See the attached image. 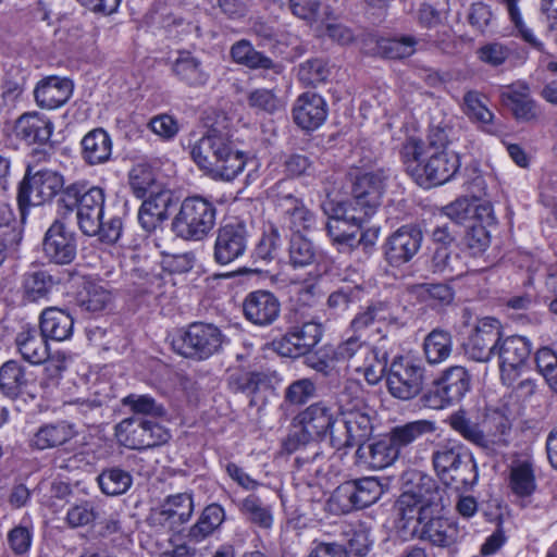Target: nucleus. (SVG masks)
<instances>
[{"label": "nucleus", "mask_w": 557, "mask_h": 557, "mask_svg": "<svg viewBox=\"0 0 557 557\" xmlns=\"http://www.w3.org/2000/svg\"><path fill=\"white\" fill-rule=\"evenodd\" d=\"M327 104L325 100L315 92L301 94L294 103V122L305 131L319 128L326 120Z\"/></svg>", "instance_id": "27"}, {"label": "nucleus", "mask_w": 557, "mask_h": 557, "mask_svg": "<svg viewBox=\"0 0 557 557\" xmlns=\"http://www.w3.org/2000/svg\"><path fill=\"white\" fill-rule=\"evenodd\" d=\"M101 492L108 496L125 494L133 484L132 474L119 467L103 469L97 476Z\"/></svg>", "instance_id": "50"}, {"label": "nucleus", "mask_w": 557, "mask_h": 557, "mask_svg": "<svg viewBox=\"0 0 557 557\" xmlns=\"http://www.w3.org/2000/svg\"><path fill=\"white\" fill-rule=\"evenodd\" d=\"M115 432L126 447L138 450L160 446L171 437L169 431L158 422L140 418L122 420Z\"/></svg>", "instance_id": "15"}, {"label": "nucleus", "mask_w": 557, "mask_h": 557, "mask_svg": "<svg viewBox=\"0 0 557 557\" xmlns=\"http://www.w3.org/2000/svg\"><path fill=\"white\" fill-rule=\"evenodd\" d=\"M53 124L46 116L37 112L22 114L14 124L16 138L28 145H46L52 135Z\"/></svg>", "instance_id": "29"}, {"label": "nucleus", "mask_w": 557, "mask_h": 557, "mask_svg": "<svg viewBox=\"0 0 557 557\" xmlns=\"http://www.w3.org/2000/svg\"><path fill=\"white\" fill-rule=\"evenodd\" d=\"M72 92L71 79L51 76L37 85L34 95L39 107L51 110L66 103Z\"/></svg>", "instance_id": "31"}, {"label": "nucleus", "mask_w": 557, "mask_h": 557, "mask_svg": "<svg viewBox=\"0 0 557 557\" xmlns=\"http://www.w3.org/2000/svg\"><path fill=\"white\" fill-rule=\"evenodd\" d=\"M171 73L183 85L189 88H201L210 79V73L202 60L188 50H178L171 63Z\"/></svg>", "instance_id": "26"}, {"label": "nucleus", "mask_w": 557, "mask_h": 557, "mask_svg": "<svg viewBox=\"0 0 557 557\" xmlns=\"http://www.w3.org/2000/svg\"><path fill=\"white\" fill-rule=\"evenodd\" d=\"M423 351L430 364H438L447 360L453 351L450 332L443 329L432 330L424 338Z\"/></svg>", "instance_id": "42"}, {"label": "nucleus", "mask_w": 557, "mask_h": 557, "mask_svg": "<svg viewBox=\"0 0 557 557\" xmlns=\"http://www.w3.org/2000/svg\"><path fill=\"white\" fill-rule=\"evenodd\" d=\"M336 422L337 411L331 404L323 400L311 404L294 418L293 428L283 441L284 450L292 454L327 435L332 445Z\"/></svg>", "instance_id": "4"}, {"label": "nucleus", "mask_w": 557, "mask_h": 557, "mask_svg": "<svg viewBox=\"0 0 557 557\" xmlns=\"http://www.w3.org/2000/svg\"><path fill=\"white\" fill-rule=\"evenodd\" d=\"M232 60L239 65L250 70H269L274 74H281L283 66L274 62L263 52L255 49L248 39H240L234 42L230 49Z\"/></svg>", "instance_id": "32"}, {"label": "nucleus", "mask_w": 557, "mask_h": 557, "mask_svg": "<svg viewBox=\"0 0 557 557\" xmlns=\"http://www.w3.org/2000/svg\"><path fill=\"white\" fill-rule=\"evenodd\" d=\"M432 465L440 481L457 492L471 490L479 473L472 455L459 444L438 445L432 454Z\"/></svg>", "instance_id": "6"}, {"label": "nucleus", "mask_w": 557, "mask_h": 557, "mask_svg": "<svg viewBox=\"0 0 557 557\" xmlns=\"http://www.w3.org/2000/svg\"><path fill=\"white\" fill-rule=\"evenodd\" d=\"M360 337L354 333L336 347H331V359L336 363L347 361L351 368L359 369L363 359L373 358V350L376 348L361 341Z\"/></svg>", "instance_id": "38"}, {"label": "nucleus", "mask_w": 557, "mask_h": 557, "mask_svg": "<svg viewBox=\"0 0 557 557\" xmlns=\"http://www.w3.org/2000/svg\"><path fill=\"white\" fill-rule=\"evenodd\" d=\"M500 337V322L491 317L482 318L463 344L465 352L474 361L487 362L495 356Z\"/></svg>", "instance_id": "19"}, {"label": "nucleus", "mask_w": 557, "mask_h": 557, "mask_svg": "<svg viewBox=\"0 0 557 557\" xmlns=\"http://www.w3.org/2000/svg\"><path fill=\"white\" fill-rule=\"evenodd\" d=\"M373 358H367L361 361V367L355 369L356 372H361L364 380L370 385L377 384L385 374L387 364V354L381 351L379 348L373 350Z\"/></svg>", "instance_id": "59"}, {"label": "nucleus", "mask_w": 557, "mask_h": 557, "mask_svg": "<svg viewBox=\"0 0 557 557\" xmlns=\"http://www.w3.org/2000/svg\"><path fill=\"white\" fill-rule=\"evenodd\" d=\"M429 268L435 274L447 276H459L466 272L460 255L453 247L431 248Z\"/></svg>", "instance_id": "41"}, {"label": "nucleus", "mask_w": 557, "mask_h": 557, "mask_svg": "<svg viewBox=\"0 0 557 557\" xmlns=\"http://www.w3.org/2000/svg\"><path fill=\"white\" fill-rule=\"evenodd\" d=\"M475 212V202L467 197L459 198L443 208V213L456 224L471 220Z\"/></svg>", "instance_id": "64"}, {"label": "nucleus", "mask_w": 557, "mask_h": 557, "mask_svg": "<svg viewBox=\"0 0 557 557\" xmlns=\"http://www.w3.org/2000/svg\"><path fill=\"white\" fill-rule=\"evenodd\" d=\"M51 274L44 270L26 272L22 282V298L27 302L47 300L53 286Z\"/></svg>", "instance_id": "40"}, {"label": "nucleus", "mask_w": 557, "mask_h": 557, "mask_svg": "<svg viewBox=\"0 0 557 557\" xmlns=\"http://www.w3.org/2000/svg\"><path fill=\"white\" fill-rule=\"evenodd\" d=\"M225 519V511L219 504L208 505L201 512L198 521L190 528L188 536L200 542L216 531Z\"/></svg>", "instance_id": "48"}, {"label": "nucleus", "mask_w": 557, "mask_h": 557, "mask_svg": "<svg viewBox=\"0 0 557 557\" xmlns=\"http://www.w3.org/2000/svg\"><path fill=\"white\" fill-rule=\"evenodd\" d=\"M194 511L193 497L188 493L168 496L160 508V515L172 523L187 522Z\"/></svg>", "instance_id": "53"}, {"label": "nucleus", "mask_w": 557, "mask_h": 557, "mask_svg": "<svg viewBox=\"0 0 557 557\" xmlns=\"http://www.w3.org/2000/svg\"><path fill=\"white\" fill-rule=\"evenodd\" d=\"M243 313L250 323L258 326H268L280 317L281 302L277 296L270 290H253L244 298Z\"/></svg>", "instance_id": "23"}, {"label": "nucleus", "mask_w": 557, "mask_h": 557, "mask_svg": "<svg viewBox=\"0 0 557 557\" xmlns=\"http://www.w3.org/2000/svg\"><path fill=\"white\" fill-rule=\"evenodd\" d=\"M323 210L329 215L325 225L327 235L333 244L337 245L338 250L346 252L356 248L357 235L366 216L348 214L342 205L334 206L332 202L323 205Z\"/></svg>", "instance_id": "16"}, {"label": "nucleus", "mask_w": 557, "mask_h": 557, "mask_svg": "<svg viewBox=\"0 0 557 557\" xmlns=\"http://www.w3.org/2000/svg\"><path fill=\"white\" fill-rule=\"evenodd\" d=\"M502 99L518 121L530 122L539 117L537 104L530 97L527 84L508 87V90L502 94Z\"/></svg>", "instance_id": "36"}, {"label": "nucleus", "mask_w": 557, "mask_h": 557, "mask_svg": "<svg viewBox=\"0 0 557 557\" xmlns=\"http://www.w3.org/2000/svg\"><path fill=\"white\" fill-rule=\"evenodd\" d=\"M249 233L244 222L233 221L219 227L216 232L213 258L221 265L239 259L247 250Z\"/></svg>", "instance_id": "20"}, {"label": "nucleus", "mask_w": 557, "mask_h": 557, "mask_svg": "<svg viewBox=\"0 0 557 557\" xmlns=\"http://www.w3.org/2000/svg\"><path fill=\"white\" fill-rule=\"evenodd\" d=\"M337 417L341 416L342 426L332 433V447L336 450L355 447L367 442L373 432L372 409L363 397L357 383H348L338 397Z\"/></svg>", "instance_id": "3"}, {"label": "nucleus", "mask_w": 557, "mask_h": 557, "mask_svg": "<svg viewBox=\"0 0 557 557\" xmlns=\"http://www.w3.org/2000/svg\"><path fill=\"white\" fill-rule=\"evenodd\" d=\"M375 323H383L396 327H399L401 324L389 301L375 300L371 301L354 317L349 327L355 334L361 336Z\"/></svg>", "instance_id": "28"}, {"label": "nucleus", "mask_w": 557, "mask_h": 557, "mask_svg": "<svg viewBox=\"0 0 557 557\" xmlns=\"http://www.w3.org/2000/svg\"><path fill=\"white\" fill-rule=\"evenodd\" d=\"M224 339L223 333L214 324L194 322L177 331L171 345L175 352L185 358L206 360L221 350Z\"/></svg>", "instance_id": "8"}, {"label": "nucleus", "mask_w": 557, "mask_h": 557, "mask_svg": "<svg viewBox=\"0 0 557 557\" xmlns=\"http://www.w3.org/2000/svg\"><path fill=\"white\" fill-rule=\"evenodd\" d=\"M414 485L408 490L410 493H414L422 504L428 505L434 511L438 507H444L443 497L446 492L432 476L418 472L414 474Z\"/></svg>", "instance_id": "52"}, {"label": "nucleus", "mask_w": 557, "mask_h": 557, "mask_svg": "<svg viewBox=\"0 0 557 557\" xmlns=\"http://www.w3.org/2000/svg\"><path fill=\"white\" fill-rule=\"evenodd\" d=\"M112 302V295L101 284L86 282L78 293L76 304L86 312L98 313L106 310Z\"/></svg>", "instance_id": "46"}, {"label": "nucleus", "mask_w": 557, "mask_h": 557, "mask_svg": "<svg viewBox=\"0 0 557 557\" xmlns=\"http://www.w3.org/2000/svg\"><path fill=\"white\" fill-rule=\"evenodd\" d=\"M385 180L386 176L382 171L357 175L351 187L355 210L360 209L364 216H370L381 205Z\"/></svg>", "instance_id": "22"}, {"label": "nucleus", "mask_w": 557, "mask_h": 557, "mask_svg": "<svg viewBox=\"0 0 557 557\" xmlns=\"http://www.w3.org/2000/svg\"><path fill=\"white\" fill-rule=\"evenodd\" d=\"M28 384L25 368L16 360L5 361L0 367V389L11 398L23 393Z\"/></svg>", "instance_id": "47"}, {"label": "nucleus", "mask_w": 557, "mask_h": 557, "mask_svg": "<svg viewBox=\"0 0 557 557\" xmlns=\"http://www.w3.org/2000/svg\"><path fill=\"white\" fill-rule=\"evenodd\" d=\"M411 534L426 542L432 548L444 552L448 557L458 554L465 539V531L453 519L432 513L421 527L411 529Z\"/></svg>", "instance_id": "13"}, {"label": "nucleus", "mask_w": 557, "mask_h": 557, "mask_svg": "<svg viewBox=\"0 0 557 557\" xmlns=\"http://www.w3.org/2000/svg\"><path fill=\"white\" fill-rule=\"evenodd\" d=\"M124 406H128L135 413L150 414L153 417H162L165 410L162 405L158 404L154 398L149 395L129 394L122 400Z\"/></svg>", "instance_id": "62"}, {"label": "nucleus", "mask_w": 557, "mask_h": 557, "mask_svg": "<svg viewBox=\"0 0 557 557\" xmlns=\"http://www.w3.org/2000/svg\"><path fill=\"white\" fill-rule=\"evenodd\" d=\"M146 197L138 210V222L146 232H152L169 218V209L175 203V198L163 186Z\"/></svg>", "instance_id": "24"}, {"label": "nucleus", "mask_w": 557, "mask_h": 557, "mask_svg": "<svg viewBox=\"0 0 557 557\" xmlns=\"http://www.w3.org/2000/svg\"><path fill=\"white\" fill-rule=\"evenodd\" d=\"M128 182L133 194L139 199L162 187L152 166L147 163L135 164L128 173Z\"/></svg>", "instance_id": "54"}, {"label": "nucleus", "mask_w": 557, "mask_h": 557, "mask_svg": "<svg viewBox=\"0 0 557 557\" xmlns=\"http://www.w3.org/2000/svg\"><path fill=\"white\" fill-rule=\"evenodd\" d=\"M45 257L55 264H70L76 257V234L60 220H55L47 230L42 240Z\"/></svg>", "instance_id": "21"}, {"label": "nucleus", "mask_w": 557, "mask_h": 557, "mask_svg": "<svg viewBox=\"0 0 557 557\" xmlns=\"http://www.w3.org/2000/svg\"><path fill=\"white\" fill-rule=\"evenodd\" d=\"M195 163L214 178L234 180L243 172L246 157L236 148L226 125H212L190 150Z\"/></svg>", "instance_id": "1"}, {"label": "nucleus", "mask_w": 557, "mask_h": 557, "mask_svg": "<svg viewBox=\"0 0 557 557\" xmlns=\"http://www.w3.org/2000/svg\"><path fill=\"white\" fill-rule=\"evenodd\" d=\"M383 494V486L376 478L366 476L338 485L330 498L333 510L348 513L376 503Z\"/></svg>", "instance_id": "12"}, {"label": "nucleus", "mask_w": 557, "mask_h": 557, "mask_svg": "<svg viewBox=\"0 0 557 557\" xmlns=\"http://www.w3.org/2000/svg\"><path fill=\"white\" fill-rule=\"evenodd\" d=\"M422 242L423 233L419 226L413 224L400 226L383 244L385 262L393 268H400L410 262L420 250Z\"/></svg>", "instance_id": "17"}, {"label": "nucleus", "mask_w": 557, "mask_h": 557, "mask_svg": "<svg viewBox=\"0 0 557 557\" xmlns=\"http://www.w3.org/2000/svg\"><path fill=\"white\" fill-rule=\"evenodd\" d=\"M242 512L246 518L262 529H270L273 523V516L269 506L256 495L247 496L240 505Z\"/></svg>", "instance_id": "57"}, {"label": "nucleus", "mask_w": 557, "mask_h": 557, "mask_svg": "<svg viewBox=\"0 0 557 557\" xmlns=\"http://www.w3.org/2000/svg\"><path fill=\"white\" fill-rule=\"evenodd\" d=\"M388 393L403 401L422 396L425 384V367L409 357L395 358L386 375Z\"/></svg>", "instance_id": "11"}, {"label": "nucleus", "mask_w": 557, "mask_h": 557, "mask_svg": "<svg viewBox=\"0 0 557 557\" xmlns=\"http://www.w3.org/2000/svg\"><path fill=\"white\" fill-rule=\"evenodd\" d=\"M509 488L518 497L531 496L536 490L533 463L521 460L513 463L509 473Z\"/></svg>", "instance_id": "43"}, {"label": "nucleus", "mask_w": 557, "mask_h": 557, "mask_svg": "<svg viewBox=\"0 0 557 557\" xmlns=\"http://www.w3.org/2000/svg\"><path fill=\"white\" fill-rule=\"evenodd\" d=\"M249 107L268 113H274L282 107L281 100L276 95L265 88L255 89L249 92L247 98Z\"/></svg>", "instance_id": "63"}, {"label": "nucleus", "mask_w": 557, "mask_h": 557, "mask_svg": "<svg viewBox=\"0 0 557 557\" xmlns=\"http://www.w3.org/2000/svg\"><path fill=\"white\" fill-rule=\"evenodd\" d=\"M74 436V431L64 421L45 424L35 433L32 445L44 450L63 445Z\"/></svg>", "instance_id": "44"}, {"label": "nucleus", "mask_w": 557, "mask_h": 557, "mask_svg": "<svg viewBox=\"0 0 557 557\" xmlns=\"http://www.w3.org/2000/svg\"><path fill=\"white\" fill-rule=\"evenodd\" d=\"M400 158L406 173L422 188L429 189L450 181L460 168V157L453 150H423V140L410 137L401 146Z\"/></svg>", "instance_id": "2"}, {"label": "nucleus", "mask_w": 557, "mask_h": 557, "mask_svg": "<svg viewBox=\"0 0 557 557\" xmlns=\"http://www.w3.org/2000/svg\"><path fill=\"white\" fill-rule=\"evenodd\" d=\"M472 376L461 366L445 369L420 398L423 407L442 409L460 401L471 389Z\"/></svg>", "instance_id": "9"}, {"label": "nucleus", "mask_w": 557, "mask_h": 557, "mask_svg": "<svg viewBox=\"0 0 557 557\" xmlns=\"http://www.w3.org/2000/svg\"><path fill=\"white\" fill-rule=\"evenodd\" d=\"M81 156L88 165L108 162L112 154V140L103 128L88 132L81 140Z\"/></svg>", "instance_id": "34"}, {"label": "nucleus", "mask_w": 557, "mask_h": 557, "mask_svg": "<svg viewBox=\"0 0 557 557\" xmlns=\"http://www.w3.org/2000/svg\"><path fill=\"white\" fill-rule=\"evenodd\" d=\"M396 510L398 515V527L403 530L418 529L422 523L435 511L428 505L422 504L414 493L405 491L400 494L396 502Z\"/></svg>", "instance_id": "33"}, {"label": "nucleus", "mask_w": 557, "mask_h": 557, "mask_svg": "<svg viewBox=\"0 0 557 557\" xmlns=\"http://www.w3.org/2000/svg\"><path fill=\"white\" fill-rule=\"evenodd\" d=\"M413 288L420 300L431 306L448 305L454 299V292L447 284H420Z\"/></svg>", "instance_id": "58"}, {"label": "nucleus", "mask_w": 557, "mask_h": 557, "mask_svg": "<svg viewBox=\"0 0 557 557\" xmlns=\"http://www.w3.org/2000/svg\"><path fill=\"white\" fill-rule=\"evenodd\" d=\"M106 194L99 186L87 187L85 183H73L66 186L58 205L65 216L76 210L77 225L83 234L96 236L103 219Z\"/></svg>", "instance_id": "5"}, {"label": "nucleus", "mask_w": 557, "mask_h": 557, "mask_svg": "<svg viewBox=\"0 0 557 557\" xmlns=\"http://www.w3.org/2000/svg\"><path fill=\"white\" fill-rule=\"evenodd\" d=\"M484 96L475 90H469L463 96L465 113L472 120L484 125L492 123L494 114L483 101Z\"/></svg>", "instance_id": "60"}, {"label": "nucleus", "mask_w": 557, "mask_h": 557, "mask_svg": "<svg viewBox=\"0 0 557 557\" xmlns=\"http://www.w3.org/2000/svg\"><path fill=\"white\" fill-rule=\"evenodd\" d=\"M73 325L70 313L58 308H47L40 315L39 327L47 338L65 341L71 337Z\"/></svg>", "instance_id": "39"}, {"label": "nucleus", "mask_w": 557, "mask_h": 557, "mask_svg": "<svg viewBox=\"0 0 557 557\" xmlns=\"http://www.w3.org/2000/svg\"><path fill=\"white\" fill-rule=\"evenodd\" d=\"M519 2L520 0H502V3L505 5L509 20L513 26L516 36L520 37L531 48L537 51H543V42L535 36L533 30L527 26L522 18L520 9L518 7Z\"/></svg>", "instance_id": "56"}, {"label": "nucleus", "mask_w": 557, "mask_h": 557, "mask_svg": "<svg viewBox=\"0 0 557 557\" xmlns=\"http://www.w3.org/2000/svg\"><path fill=\"white\" fill-rule=\"evenodd\" d=\"M322 337V325L309 321L294 325L272 342L273 350L282 357L298 358L310 352Z\"/></svg>", "instance_id": "18"}, {"label": "nucleus", "mask_w": 557, "mask_h": 557, "mask_svg": "<svg viewBox=\"0 0 557 557\" xmlns=\"http://www.w3.org/2000/svg\"><path fill=\"white\" fill-rule=\"evenodd\" d=\"M449 425L465 440L484 450L486 455H494L498 448L506 446V441L503 438L504 432L492 437L485 435L479 424L468 418L463 410H458L449 417Z\"/></svg>", "instance_id": "25"}, {"label": "nucleus", "mask_w": 557, "mask_h": 557, "mask_svg": "<svg viewBox=\"0 0 557 557\" xmlns=\"http://www.w3.org/2000/svg\"><path fill=\"white\" fill-rule=\"evenodd\" d=\"M329 75L330 69L322 59H311L299 65L298 77L308 86H315L325 82Z\"/></svg>", "instance_id": "61"}, {"label": "nucleus", "mask_w": 557, "mask_h": 557, "mask_svg": "<svg viewBox=\"0 0 557 557\" xmlns=\"http://www.w3.org/2000/svg\"><path fill=\"white\" fill-rule=\"evenodd\" d=\"M319 257V252L313 243L301 234L293 233L289 247L288 259L293 268H305L313 264Z\"/></svg>", "instance_id": "55"}, {"label": "nucleus", "mask_w": 557, "mask_h": 557, "mask_svg": "<svg viewBox=\"0 0 557 557\" xmlns=\"http://www.w3.org/2000/svg\"><path fill=\"white\" fill-rule=\"evenodd\" d=\"M15 344L23 359L33 364L42 363L49 356L47 337L35 327L23 329L16 335Z\"/></svg>", "instance_id": "37"}, {"label": "nucleus", "mask_w": 557, "mask_h": 557, "mask_svg": "<svg viewBox=\"0 0 557 557\" xmlns=\"http://www.w3.org/2000/svg\"><path fill=\"white\" fill-rule=\"evenodd\" d=\"M419 39L412 35H396L377 41L379 53L391 60L411 57L417 51Z\"/></svg>", "instance_id": "49"}, {"label": "nucleus", "mask_w": 557, "mask_h": 557, "mask_svg": "<svg viewBox=\"0 0 557 557\" xmlns=\"http://www.w3.org/2000/svg\"><path fill=\"white\" fill-rule=\"evenodd\" d=\"M63 186L64 178L60 173L47 169L32 173V166L27 165L25 176L20 183L17 193V205L22 221L25 220L28 207L40 206L51 201L59 193L62 194L65 188Z\"/></svg>", "instance_id": "10"}, {"label": "nucleus", "mask_w": 557, "mask_h": 557, "mask_svg": "<svg viewBox=\"0 0 557 557\" xmlns=\"http://www.w3.org/2000/svg\"><path fill=\"white\" fill-rule=\"evenodd\" d=\"M277 207L289 221V227L294 233L301 234L302 231L310 232L315 228V215L295 196L288 194L280 197Z\"/></svg>", "instance_id": "35"}, {"label": "nucleus", "mask_w": 557, "mask_h": 557, "mask_svg": "<svg viewBox=\"0 0 557 557\" xmlns=\"http://www.w3.org/2000/svg\"><path fill=\"white\" fill-rule=\"evenodd\" d=\"M355 446L358 447L356 456L373 470L387 468L400 455L388 435L369 445H366V442H360Z\"/></svg>", "instance_id": "30"}, {"label": "nucleus", "mask_w": 557, "mask_h": 557, "mask_svg": "<svg viewBox=\"0 0 557 557\" xmlns=\"http://www.w3.org/2000/svg\"><path fill=\"white\" fill-rule=\"evenodd\" d=\"M216 208L200 196L187 197L172 221V231L186 240H202L214 227Z\"/></svg>", "instance_id": "7"}, {"label": "nucleus", "mask_w": 557, "mask_h": 557, "mask_svg": "<svg viewBox=\"0 0 557 557\" xmlns=\"http://www.w3.org/2000/svg\"><path fill=\"white\" fill-rule=\"evenodd\" d=\"M435 430L436 426L434 421L416 420L393 428L388 433V436L400 453L401 448L407 447L423 435L432 434Z\"/></svg>", "instance_id": "45"}, {"label": "nucleus", "mask_w": 557, "mask_h": 557, "mask_svg": "<svg viewBox=\"0 0 557 557\" xmlns=\"http://www.w3.org/2000/svg\"><path fill=\"white\" fill-rule=\"evenodd\" d=\"M532 345L520 335L500 337L495 356L498 359L500 380L507 386H513L521 374L528 369Z\"/></svg>", "instance_id": "14"}, {"label": "nucleus", "mask_w": 557, "mask_h": 557, "mask_svg": "<svg viewBox=\"0 0 557 557\" xmlns=\"http://www.w3.org/2000/svg\"><path fill=\"white\" fill-rule=\"evenodd\" d=\"M329 458L315 444L311 450L301 451L295 458V467L297 472L308 479H315L326 474V465Z\"/></svg>", "instance_id": "51"}]
</instances>
